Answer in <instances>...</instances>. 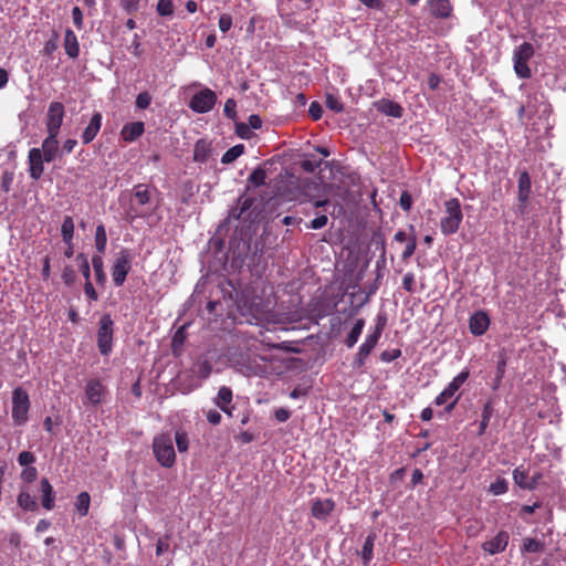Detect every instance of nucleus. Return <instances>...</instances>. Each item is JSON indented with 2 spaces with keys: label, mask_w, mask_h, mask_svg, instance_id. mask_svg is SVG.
<instances>
[{
  "label": "nucleus",
  "mask_w": 566,
  "mask_h": 566,
  "mask_svg": "<svg viewBox=\"0 0 566 566\" xmlns=\"http://www.w3.org/2000/svg\"><path fill=\"white\" fill-rule=\"evenodd\" d=\"M150 201V193L145 185H137L133 190V198L128 208L125 211L126 220L133 222L138 218H147L151 211H148L145 206Z\"/></svg>",
  "instance_id": "nucleus-1"
},
{
  "label": "nucleus",
  "mask_w": 566,
  "mask_h": 566,
  "mask_svg": "<svg viewBox=\"0 0 566 566\" xmlns=\"http://www.w3.org/2000/svg\"><path fill=\"white\" fill-rule=\"evenodd\" d=\"M273 359L269 355H252L243 358L240 370L248 377H265L274 373Z\"/></svg>",
  "instance_id": "nucleus-2"
},
{
  "label": "nucleus",
  "mask_w": 566,
  "mask_h": 566,
  "mask_svg": "<svg viewBox=\"0 0 566 566\" xmlns=\"http://www.w3.org/2000/svg\"><path fill=\"white\" fill-rule=\"evenodd\" d=\"M463 220L459 199L452 198L444 202V216L440 220V230L444 235L454 234Z\"/></svg>",
  "instance_id": "nucleus-3"
},
{
  "label": "nucleus",
  "mask_w": 566,
  "mask_h": 566,
  "mask_svg": "<svg viewBox=\"0 0 566 566\" xmlns=\"http://www.w3.org/2000/svg\"><path fill=\"white\" fill-rule=\"evenodd\" d=\"M153 452L156 460L164 468H171L176 462V452L169 433H161L154 438Z\"/></svg>",
  "instance_id": "nucleus-4"
},
{
  "label": "nucleus",
  "mask_w": 566,
  "mask_h": 566,
  "mask_svg": "<svg viewBox=\"0 0 566 566\" xmlns=\"http://www.w3.org/2000/svg\"><path fill=\"white\" fill-rule=\"evenodd\" d=\"M114 321L109 314H103L98 321L96 342L99 353L108 356L113 352Z\"/></svg>",
  "instance_id": "nucleus-5"
},
{
  "label": "nucleus",
  "mask_w": 566,
  "mask_h": 566,
  "mask_svg": "<svg viewBox=\"0 0 566 566\" xmlns=\"http://www.w3.org/2000/svg\"><path fill=\"white\" fill-rule=\"evenodd\" d=\"M534 55V48L528 42H523L516 46L513 51V67L514 72L520 78H530L532 71L528 66V62Z\"/></svg>",
  "instance_id": "nucleus-6"
},
{
  "label": "nucleus",
  "mask_w": 566,
  "mask_h": 566,
  "mask_svg": "<svg viewBox=\"0 0 566 566\" xmlns=\"http://www.w3.org/2000/svg\"><path fill=\"white\" fill-rule=\"evenodd\" d=\"M29 409L30 398L28 392L21 387L13 389L11 417L14 424L23 426L28 421Z\"/></svg>",
  "instance_id": "nucleus-7"
},
{
  "label": "nucleus",
  "mask_w": 566,
  "mask_h": 566,
  "mask_svg": "<svg viewBox=\"0 0 566 566\" xmlns=\"http://www.w3.org/2000/svg\"><path fill=\"white\" fill-rule=\"evenodd\" d=\"M551 105L547 103L543 94H534L528 96L526 105H522L518 109L520 117L527 115H538L539 117H547L551 114Z\"/></svg>",
  "instance_id": "nucleus-8"
},
{
  "label": "nucleus",
  "mask_w": 566,
  "mask_h": 566,
  "mask_svg": "<svg viewBox=\"0 0 566 566\" xmlns=\"http://www.w3.org/2000/svg\"><path fill=\"white\" fill-rule=\"evenodd\" d=\"M132 269V256L128 250L123 249L112 266V277L116 286H122Z\"/></svg>",
  "instance_id": "nucleus-9"
},
{
  "label": "nucleus",
  "mask_w": 566,
  "mask_h": 566,
  "mask_svg": "<svg viewBox=\"0 0 566 566\" xmlns=\"http://www.w3.org/2000/svg\"><path fill=\"white\" fill-rule=\"evenodd\" d=\"M216 102V93L210 88H203L191 97L189 108L195 113L205 114L213 108Z\"/></svg>",
  "instance_id": "nucleus-10"
},
{
  "label": "nucleus",
  "mask_w": 566,
  "mask_h": 566,
  "mask_svg": "<svg viewBox=\"0 0 566 566\" xmlns=\"http://www.w3.org/2000/svg\"><path fill=\"white\" fill-rule=\"evenodd\" d=\"M470 376V371L468 368L461 370L453 379L448 384V386L436 397L434 403L437 406H442L447 403L450 399H452L457 391L464 385Z\"/></svg>",
  "instance_id": "nucleus-11"
},
{
  "label": "nucleus",
  "mask_w": 566,
  "mask_h": 566,
  "mask_svg": "<svg viewBox=\"0 0 566 566\" xmlns=\"http://www.w3.org/2000/svg\"><path fill=\"white\" fill-rule=\"evenodd\" d=\"M64 117V106L60 102H52L46 113V132L59 134Z\"/></svg>",
  "instance_id": "nucleus-12"
},
{
  "label": "nucleus",
  "mask_w": 566,
  "mask_h": 566,
  "mask_svg": "<svg viewBox=\"0 0 566 566\" xmlns=\"http://www.w3.org/2000/svg\"><path fill=\"white\" fill-rule=\"evenodd\" d=\"M106 392V387L98 379H91L85 386V398L93 406L99 405Z\"/></svg>",
  "instance_id": "nucleus-13"
},
{
  "label": "nucleus",
  "mask_w": 566,
  "mask_h": 566,
  "mask_svg": "<svg viewBox=\"0 0 566 566\" xmlns=\"http://www.w3.org/2000/svg\"><path fill=\"white\" fill-rule=\"evenodd\" d=\"M28 159L30 177L34 180H39L44 171L43 163L45 159L43 158L42 150L40 148H31Z\"/></svg>",
  "instance_id": "nucleus-14"
},
{
  "label": "nucleus",
  "mask_w": 566,
  "mask_h": 566,
  "mask_svg": "<svg viewBox=\"0 0 566 566\" xmlns=\"http://www.w3.org/2000/svg\"><path fill=\"white\" fill-rule=\"evenodd\" d=\"M335 509V502L332 499H315L312 502V516L319 521H325Z\"/></svg>",
  "instance_id": "nucleus-15"
},
{
  "label": "nucleus",
  "mask_w": 566,
  "mask_h": 566,
  "mask_svg": "<svg viewBox=\"0 0 566 566\" xmlns=\"http://www.w3.org/2000/svg\"><path fill=\"white\" fill-rule=\"evenodd\" d=\"M490 326V317L483 311L473 313L469 319V329L474 336L483 335Z\"/></svg>",
  "instance_id": "nucleus-16"
},
{
  "label": "nucleus",
  "mask_w": 566,
  "mask_h": 566,
  "mask_svg": "<svg viewBox=\"0 0 566 566\" xmlns=\"http://www.w3.org/2000/svg\"><path fill=\"white\" fill-rule=\"evenodd\" d=\"M385 325H386V317L378 315L377 324H376L374 331L369 332L367 334V336L365 337V340L363 342V344L359 347L371 353L381 336Z\"/></svg>",
  "instance_id": "nucleus-17"
},
{
  "label": "nucleus",
  "mask_w": 566,
  "mask_h": 566,
  "mask_svg": "<svg viewBox=\"0 0 566 566\" xmlns=\"http://www.w3.org/2000/svg\"><path fill=\"white\" fill-rule=\"evenodd\" d=\"M509 534L507 532L501 531L490 541H486L482 547L490 555H495L503 552L509 543Z\"/></svg>",
  "instance_id": "nucleus-18"
},
{
  "label": "nucleus",
  "mask_w": 566,
  "mask_h": 566,
  "mask_svg": "<svg viewBox=\"0 0 566 566\" xmlns=\"http://www.w3.org/2000/svg\"><path fill=\"white\" fill-rule=\"evenodd\" d=\"M57 135L59 134L48 133V136L42 142V147L40 149L42 150L45 163L53 161L59 153Z\"/></svg>",
  "instance_id": "nucleus-19"
},
{
  "label": "nucleus",
  "mask_w": 566,
  "mask_h": 566,
  "mask_svg": "<svg viewBox=\"0 0 566 566\" xmlns=\"http://www.w3.org/2000/svg\"><path fill=\"white\" fill-rule=\"evenodd\" d=\"M145 132L143 122L127 123L120 130V138L126 143H133L139 138Z\"/></svg>",
  "instance_id": "nucleus-20"
},
{
  "label": "nucleus",
  "mask_w": 566,
  "mask_h": 566,
  "mask_svg": "<svg viewBox=\"0 0 566 566\" xmlns=\"http://www.w3.org/2000/svg\"><path fill=\"white\" fill-rule=\"evenodd\" d=\"M40 491H41V503L42 506L46 511H51L54 507L55 495L53 488L46 478L41 479L40 481Z\"/></svg>",
  "instance_id": "nucleus-21"
},
{
  "label": "nucleus",
  "mask_w": 566,
  "mask_h": 566,
  "mask_svg": "<svg viewBox=\"0 0 566 566\" xmlns=\"http://www.w3.org/2000/svg\"><path fill=\"white\" fill-rule=\"evenodd\" d=\"M102 125V115L95 113L82 134L83 144L91 143L97 135Z\"/></svg>",
  "instance_id": "nucleus-22"
},
{
  "label": "nucleus",
  "mask_w": 566,
  "mask_h": 566,
  "mask_svg": "<svg viewBox=\"0 0 566 566\" xmlns=\"http://www.w3.org/2000/svg\"><path fill=\"white\" fill-rule=\"evenodd\" d=\"M531 177L527 171H523L518 177V201L525 207L531 195Z\"/></svg>",
  "instance_id": "nucleus-23"
},
{
  "label": "nucleus",
  "mask_w": 566,
  "mask_h": 566,
  "mask_svg": "<svg viewBox=\"0 0 566 566\" xmlns=\"http://www.w3.org/2000/svg\"><path fill=\"white\" fill-rule=\"evenodd\" d=\"M64 50L71 59H76L80 54L77 36L71 29H67L64 34Z\"/></svg>",
  "instance_id": "nucleus-24"
},
{
  "label": "nucleus",
  "mask_w": 566,
  "mask_h": 566,
  "mask_svg": "<svg viewBox=\"0 0 566 566\" xmlns=\"http://www.w3.org/2000/svg\"><path fill=\"white\" fill-rule=\"evenodd\" d=\"M377 109L385 115L400 118L402 116V107L392 101L381 99L377 103Z\"/></svg>",
  "instance_id": "nucleus-25"
},
{
  "label": "nucleus",
  "mask_w": 566,
  "mask_h": 566,
  "mask_svg": "<svg viewBox=\"0 0 566 566\" xmlns=\"http://www.w3.org/2000/svg\"><path fill=\"white\" fill-rule=\"evenodd\" d=\"M429 9L438 18H448L452 11L449 0H429Z\"/></svg>",
  "instance_id": "nucleus-26"
},
{
  "label": "nucleus",
  "mask_w": 566,
  "mask_h": 566,
  "mask_svg": "<svg viewBox=\"0 0 566 566\" xmlns=\"http://www.w3.org/2000/svg\"><path fill=\"white\" fill-rule=\"evenodd\" d=\"M232 401V391L230 388L223 386L219 389L218 395L214 399V403L226 413L231 416V410L229 408Z\"/></svg>",
  "instance_id": "nucleus-27"
},
{
  "label": "nucleus",
  "mask_w": 566,
  "mask_h": 566,
  "mask_svg": "<svg viewBox=\"0 0 566 566\" xmlns=\"http://www.w3.org/2000/svg\"><path fill=\"white\" fill-rule=\"evenodd\" d=\"M493 413H494L493 401L488 400L482 407L478 436H483L485 433V431L489 427L490 420L493 417Z\"/></svg>",
  "instance_id": "nucleus-28"
},
{
  "label": "nucleus",
  "mask_w": 566,
  "mask_h": 566,
  "mask_svg": "<svg viewBox=\"0 0 566 566\" xmlns=\"http://www.w3.org/2000/svg\"><path fill=\"white\" fill-rule=\"evenodd\" d=\"M17 503L19 507H21L23 511H36L38 510V503L34 496L30 494V492L27 489H22L17 497Z\"/></svg>",
  "instance_id": "nucleus-29"
},
{
  "label": "nucleus",
  "mask_w": 566,
  "mask_h": 566,
  "mask_svg": "<svg viewBox=\"0 0 566 566\" xmlns=\"http://www.w3.org/2000/svg\"><path fill=\"white\" fill-rule=\"evenodd\" d=\"M376 534L370 533L363 544L361 551H360V557L363 560V564L365 566H368L374 557V545H375Z\"/></svg>",
  "instance_id": "nucleus-30"
},
{
  "label": "nucleus",
  "mask_w": 566,
  "mask_h": 566,
  "mask_svg": "<svg viewBox=\"0 0 566 566\" xmlns=\"http://www.w3.org/2000/svg\"><path fill=\"white\" fill-rule=\"evenodd\" d=\"M364 327H365V319L364 318L356 319L352 329L349 331V333L347 334V336L345 337V340H344L345 345L348 348L354 347L355 344L358 342V338L360 337Z\"/></svg>",
  "instance_id": "nucleus-31"
},
{
  "label": "nucleus",
  "mask_w": 566,
  "mask_h": 566,
  "mask_svg": "<svg viewBox=\"0 0 566 566\" xmlns=\"http://www.w3.org/2000/svg\"><path fill=\"white\" fill-rule=\"evenodd\" d=\"M91 504V496L87 492H81L75 500V510L81 517L87 515Z\"/></svg>",
  "instance_id": "nucleus-32"
},
{
  "label": "nucleus",
  "mask_w": 566,
  "mask_h": 566,
  "mask_svg": "<svg viewBox=\"0 0 566 566\" xmlns=\"http://www.w3.org/2000/svg\"><path fill=\"white\" fill-rule=\"evenodd\" d=\"M61 234L64 243H66L67 245H71V243H73L74 221L72 217L66 216L64 218L61 227Z\"/></svg>",
  "instance_id": "nucleus-33"
},
{
  "label": "nucleus",
  "mask_w": 566,
  "mask_h": 566,
  "mask_svg": "<svg viewBox=\"0 0 566 566\" xmlns=\"http://www.w3.org/2000/svg\"><path fill=\"white\" fill-rule=\"evenodd\" d=\"M107 244V234L106 229L103 224H98L95 230V248L97 252L101 254L105 253Z\"/></svg>",
  "instance_id": "nucleus-34"
},
{
  "label": "nucleus",
  "mask_w": 566,
  "mask_h": 566,
  "mask_svg": "<svg viewBox=\"0 0 566 566\" xmlns=\"http://www.w3.org/2000/svg\"><path fill=\"white\" fill-rule=\"evenodd\" d=\"M209 156V147L208 144L199 139L193 149V160L197 163H205L208 159Z\"/></svg>",
  "instance_id": "nucleus-35"
},
{
  "label": "nucleus",
  "mask_w": 566,
  "mask_h": 566,
  "mask_svg": "<svg viewBox=\"0 0 566 566\" xmlns=\"http://www.w3.org/2000/svg\"><path fill=\"white\" fill-rule=\"evenodd\" d=\"M244 153V146L242 144L235 145L229 148L221 157L222 164H231L238 159Z\"/></svg>",
  "instance_id": "nucleus-36"
},
{
  "label": "nucleus",
  "mask_w": 566,
  "mask_h": 566,
  "mask_svg": "<svg viewBox=\"0 0 566 566\" xmlns=\"http://www.w3.org/2000/svg\"><path fill=\"white\" fill-rule=\"evenodd\" d=\"M239 205L240 207H235V208H232L229 212V219H240L242 213L250 209V207L252 206V199L250 198H239Z\"/></svg>",
  "instance_id": "nucleus-37"
},
{
  "label": "nucleus",
  "mask_w": 566,
  "mask_h": 566,
  "mask_svg": "<svg viewBox=\"0 0 566 566\" xmlns=\"http://www.w3.org/2000/svg\"><path fill=\"white\" fill-rule=\"evenodd\" d=\"M92 265L97 283L103 284L106 281V275L104 272V262L102 255H93Z\"/></svg>",
  "instance_id": "nucleus-38"
},
{
  "label": "nucleus",
  "mask_w": 566,
  "mask_h": 566,
  "mask_svg": "<svg viewBox=\"0 0 566 566\" xmlns=\"http://www.w3.org/2000/svg\"><path fill=\"white\" fill-rule=\"evenodd\" d=\"M509 490V483L504 478H497L489 486V492L493 495H502Z\"/></svg>",
  "instance_id": "nucleus-39"
},
{
  "label": "nucleus",
  "mask_w": 566,
  "mask_h": 566,
  "mask_svg": "<svg viewBox=\"0 0 566 566\" xmlns=\"http://www.w3.org/2000/svg\"><path fill=\"white\" fill-rule=\"evenodd\" d=\"M266 178L265 170L261 167L254 169L248 178V182L254 187H260L264 185Z\"/></svg>",
  "instance_id": "nucleus-40"
},
{
  "label": "nucleus",
  "mask_w": 566,
  "mask_h": 566,
  "mask_svg": "<svg viewBox=\"0 0 566 566\" xmlns=\"http://www.w3.org/2000/svg\"><path fill=\"white\" fill-rule=\"evenodd\" d=\"M513 480H514L515 484H517L520 488H523V489L532 488V485L527 482V472L524 469H522L521 467L516 468L513 471Z\"/></svg>",
  "instance_id": "nucleus-41"
},
{
  "label": "nucleus",
  "mask_w": 566,
  "mask_h": 566,
  "mask_svg": "<svg viewBox=\"0 0 566 566\" xmlns=\"http://www.w3.org/2000/svg\"><path fill=\"white\" fill-rule=\"evenodd\" d=\"M175 441L177 449L180 453L186 452L189 448L188 434L182 430H177L175 433Z\"/></svg>",
  "instance_id": "nucleus-42"
},
{
  "label": "nucleus",
  "mask_w": 566,
  "mask_h": 566,
  "mask_svg": "<svg viewBox=\"0 0 566 566\" xmlns=\"http://www.w3.org/2000/svg\"><path fill=\"white\" fill-rule=\"evenodd\" d=\"M157 13L160 17H170L174 13V4L171 0H158L156 7Z\"/></svg>",
  "instance_id": "nucleus-43"
},
{
  "label": "nucleus",
  "mask_w": 566,
  "mask_h": 566,
  "mask_svg": "<svg viewBox=\"0 0 566 566\" xmlns=\"http://www.w3.org/2000/svg\"><path fill=\"white\" fill-rule=\"evenodd\" d=\"M325 104H326L327 108H329L331 111H333L335 113H340L344 109V106H343L342 102L339 101V98L331 93L326 94Z\"/></svg>",
  "instance_id": "nucleus-44"
},
{
  "label": "nucleus",
  "mask_w": 566,
  "mask_h": 566,
  "mask_svg": "<svg viewBox=\"0 0 566 566\" xmlns=\"http://www.w3.org/2000/svg\"><path fill=\"white\" fill-rule=\"evenodd\" d=\"M416 248H417L416 237L412 235V237L408 238V240L406 242L405 249L401 254V259L403 261H407L408 259H410L411 255L415 253Z\"/></svg>",
  "instance_id": "nucleus-45"
},
{
  "label": "nucleus",
  "mask_w": 566,
  "mask_h": 566,
  "mask_svg": "<svg viewBox=\"0 0 566 566\" xmlns=\"http://www.w3.org/2000/svg\"><path fill=\"white\" fill-rule=\"evenodd\" d=\"M76 259L80 261V269L85 279V282L91 281V269L90 263L84 253L77 254Z\"/></svg>",
  "instance_id": "nucleus-46"
},
{
  "label": "nucleus",
  "mask_w": 566,
  "mask_h": 566,
  "mask_svg": "<svg viewBox=\"0 0 566 566\" xmlns=\"http://www.w3.org/2000/svg\"><path fill=\"white\" fill-rule=\"evenodd\" d=\"M542 548L543 545L535 538H526L523 543V551L527 553H538Z\"/></svg>",
  "instance_id": "nucleus-47"
},
{
  "label": "nucleus",
  "mask_w": 566,
  "mask_h": 566,
  "mask_svg": "<svg viewBox=\"0 0 566 566\" xmlns=\"http://www.w3.org/2000/svg\"><path fill=\"white\" fill-rule=\"evenodd\" d=\"M35 462V455L30 451H22L18 455V463L21 467H31L32 463Z\"/></svg>",
  "instance_id": "nucleus-48"
},
{
  "label": "nucleus",
  "mask_w": 566,
  "mask_h": 566,
  "mask_svg": "<svg viewBox=\"0 0 566 566\" xmlns=\"http://www.w3.org/2000/svg\"><path fill=\"white\" fill-rule=\"evenodd\" d=\"M224 115L230 119H235L237 117V102L233 98H228L224 103L223 107Z\"/></svg>",
  "instance_id": "nucleus-49"
},
{
  "label": "nucleus",
  "mask_w": 566,
  "mask_h": 566,
  "mask_svg": "<svg viewBox=\"0 0 566 566\" xmlns=\"http://www.w3.org/2000/svg\"><path fill=\"white\" fill-rule=\"evenodd\" d=\"M151 103V96L148 92H142L136 97V107L139 109H146Z\"/></svg>",
  "instance_id": "nucleus-50"
},
{
  "label": "nucleus",
  "mask_w": 566,
  "mask_h": 566,
  "mask_svg": "<svg viewBox=\"0 0 566 566\" xmlns=\"http://www.w3.org/2000/svg\"><path fill=\"white\" fill-rule=\"evenodd\" d=\"M369 352L363 349L361 347L358 348V352L355 355V358L353 360L354 368H360L365 365L366 359L369 356Z\"/></svg>",
  "instance_id": "nucleus-51"
},
{
  "label": "nucleus",
  "mask_w": 566,
  "mask_h": 566,
  "mask_svg": "<svg viewBox=\"0 0 566 566\" xmlns=\"http://www.w3.org/2000/svg\"><path fill=\"white\" fill-rule=\"evenodd\" d=\"M505 366H506V363L504 359L500 360L497 363V367H496V375H495V379L493 381V389L496 390L500 385H501V381H502V378L504 376V373H505Z\"/></svg>",
  "instance_id": "nucleus-52"
},
{
  "label": "nucleus",
  "mask_w": 566,
  "mask_h": 566,
  "mask_svg": "<svg viewBox=\"0 0 566 566\" xmlns=\"http://www.w3.org/2000/svg\"><path fill=\"white\" fill-rule=\"evenodd\" d=\"M235 133L243 139H250L252 137V130L245 123H237Z\"/></svg>",
  "instance_id": "nucleus-53"
},
{
  "label": "nucleus",
  "mask_w": 566,
  "mask_h": 566,
  "mask_svg": "<svg viewBox=\"0 0 566 566\" xmlns=\"http://www.w3.org/2000/svg\"><path fill=\"white\" fill-rule=\"evenodd\" d=\"M402 287L409 293L415 291V274L412 272H407L403 275Z\"/></svg>",
  "instance_id": "nucleus-54"
},
{
  "label": "nucleus",
  "mask_w": 566,
  "mask_h": 566,
  "mask_svg": "<svg viewBox=\"0 0 566 566\" xmlns=\"http://www.w3.org/2000/svg\"><path fill=\"white\" fill-rule=\"evenodd\" d=\"M38 476V470L34 467H27L21 472V479L25 482H32Z\"/></svg>",
  "instance_id": "nucleus-55"
},
{
  "label": "nucleus",
  "mask_w": 566,
  "mask_h": 566,
  "mask_svg": "<svg viewBox=\"0 0 566 566\" xmlns=\"http://www.w3.org/2000/svg\"><path fill=\"white\" fill-rule=\"evenodd\" d=\"M219 29L221 32L226 33L228 32L232 27V18L231 15L224 13L221 14L219 18Z\"/></svg>",
  "instance_id": "nucleus-56"
},
{
  "label": "nucleus",
  "mask_w": 566,
  "mask_h": 566,
  "mask_svg": "<svg viewBox=\"0 0 566 566\" xmlns=\"http://www.w3.org/2000/svg\"><path fill=\"white\" fill-rule=\"evenodd\" d=\"M308 114L312 116L313 119H319L323 114V108L321 104L317 102H312L308 107Z\"/></svg>",
  "instance_id": "nucleus-57"
},
{
  "label": "nucleus",
  "mask_w": 566,
  "mask_h": 566,
  "mask_svg": "<svg viewBox=\"0 0 566 566\" xmlns=\"http://www.w3.org/2000/svg\"><path fill=\"white\" fill-rule=\"evenodd\" d=\"M327 221V217L325 214H321L311 221L308 228L313 230L322 229L326 226Z\"/></svg>",
  "instance_id": "nucleus-58"
},
{
  "label": "nucleus",
  "mask_w": 566,
  "mask_h": 566,
  "mask_svg": "<svg viewBox=\"0 0 566 566\" xmlns=\"http://www.w3.org/2000/svg\"><path fill=\"white\" fill-rule=\"evenodd\" d=\"M62 279L66 285H72L75 281V272L72 266H65L63 269Z\"/></svg>",
  "instance_id": "nucleus-59"
},
{
  "label": "nucleus",
  "mask_w": 566,
  "mask_h": 566,
  "mask_svg": "<svg viewBox=\"0 0 566 566\" xmlns=\"http://www.w3.org/2000/svg\"><path fill=\"white\" fill-rule=\"evenodd\" d=\"M399 205L403 211H409L412 205L411 195L407 191L402 192L399 199Z\"/></svg>",
  "instance_id": "nucleus-60"
},
{
  "label": "nucleus",
  "mask_w": 566,
  "mask_h": 566,
  "mask_svg": "<svg viewBox=\"0 0 566 566\" xmlns=\"http://www.w3.org/2000/svg\"><path fill=\"white\" fill-rule=\"evenodd\" d=\"M72 19H73V23L75 24V27L77 29L83 28V12L81 11V9L78 7H74L72 9Z\"/></svg>",
  "instance_id": "nucleus-61"
},
{
  "label": "nucleus",
  "mask_w": 566,
  "mask_h": 566,
  "mask_svg": "<svg viewBox=\"0 0 566 566\" xmlns=\"http://www.w3.org/2000/svg\"><path fill=\"white\" fill-rule=\"evenodd\" d=\"M76 145H77L76 139H72V138L66 139L62 145L61 155L71 154Z\"/></svg>",
  "instance_id": "nucleus-62"
},
{
  "label": "nucleus",
  "mask_w": 566,
  "mask_h": 566,
  "mask_svg": "<svg viewBox=\"0 0 566 566\" xmlns=\"http://www.w3.org/2000/svg\"><path fill=\"white\" fill-rule=\"evenodd\" d=\"M84 292H85V295L91 300V301H96L98 298V295L92 284L91 281H87L85 282V285H84Z\"/></svg>",
  "instance_id": "nucleus-63"
},
{
  "label": "nucleus",
  "mask_w": 566,
  "mask_h": 566,
  "mask_svg": "<svg viewBox=\"0 0 566 566\" xmlns=\"http://www.w3.org/2000/svg\"><path fill=\"white\" fill-rule=\"evenodd\" d=\"M169 549L168 538H159L156 543V554L157 556L163 555Z\"/></svg>",
  "instance_id": "nucleus-64"
}]
</instances>
